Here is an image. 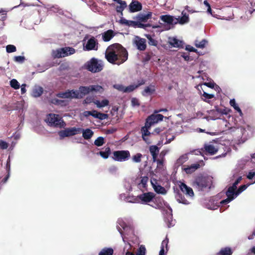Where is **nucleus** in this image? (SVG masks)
<instances>
[{"instance_id": "f257e3e1", "label": "nucleus", "mask_w": 255, "mask_h": 255, "mask_svg": "<svg viewBox=\"0 0 255 255\" xmlns=\"http://www.w3.org/2000/svg\"><path fill=\"white\" fill-rule=\"evenodd\" d=\"M242 179V175L239 172L236 171L233 173L231 180L232 185L228 188L226 193L227 198L220 202V204L222 206L228 204L233 201L251 184H248L242 185L237 190V185L240 182Z\"/></svg>"}, {"instance_id": "f03ea898", "label": "nucleus", "mask_w": 255, "mask_h": 255, "mask_svg": "<svg viewBox=\"0 0 255 255\" xmlns=\"http://www.w3.org/2000/svg\"><path fill=\"white\" fill-rule=\"evenodd\" d=\"M128 56V54L126 49L119 43L109 46L105 53L106 58L111 63H123L127 60Z\"/></svg>"}, {"instance_id": "7ed1b4c3", "label": "nucleus", "mask_w": 255, "mask_h": 255, "mask_svg": "<svg viewBox=\"0 0 255 255\" xmlns=\"http://www.w3.org/2000/svg\"><path fill=\"white\" fill-rule=\"evenodd\" d=\"M156 202L159 201L160 203V204L156 205V206H154L155 208H164V211L165 212V221L167 224V225L168 228H170L171 227H172L174 225V222L173 221L172 219V210L171 208L169 206V205L166 203L163 202L164 204V207L162 206V204L161 202V200L158 199H155ZM153 207V206H152Z\"/></svg>"}, {"instance_id": "20e7f679", "label": "nucleus", "mask_w": 255, "mask_h": 255, "mask_svg": "<svg viewBox=\"0 0 255 255\" xmlns=\"http://www.w3.org/2000/svg\"><path fill=\"white\" fill-rule=\"evenodd\" d=\"M213 178L211 176H202L198 177L195 182L196 188L201 191L208 190L211 187Z\"/></svg>"}, {"instance_id": "39448f33", "label": "nucleus", "mask_w": 255, "mask_h": 255, "mask_svg": "<svg viewBox=\"0 0 255 255\" xmlns=\"http://www.w3.org/2000/svg\"><path fill=\"white\" fill-rule=\"evenodd\" d=\"M45 120L50 126L62 128L66 126V124L63 121L62 118L58 115L50 114L47 116Z\"/></svg>"}, {"instance_id": "423d86ee", "label": "nucleus", "mask_w": 255, "mask_h": 255, "mask_svg": "<svg viewBox=\"0 0 255 255\" xmlns=\"http://www.w3.org/2000/svg\"><path fill=\"white\" fill-rule=\"evenodd\" d=\"M117 229L122 236L124 242H125V236L133 234V230L130 226H128L125 220L123 219H119L117 221Z\"/></svg>"}, {"instance_id": "0eeeda50", "label": "nucleus", "mask_w": 255, "mask_h": 255, "mask_svg": "<svg viewBox=\"0 0 255 255\" xmlns=\"http://www.w3.org/2000/svg\"><path fill=\"white\" fill-rule=\"evenodd\" d=\"M75 51V49L72 47H65L53 50L52 55L55 58H60L72 55Z\"/></svg>"}, {"instance_id": "6e6552de", "label": "nucleus", "mask_w": 255, "mask_h": 255, "mask_svg": "<svg viewBox=\"0 0 255 255\" xmlns=\"http://www.w3.org/2000/svg\"><path fill=\"white\" fill-rule=\"evenodd\" d=\"M103 62L96 58H92L87 62V68L91 72L96 73L101 71L103 68Z\"/></svg>"}, {"instance_id": "1a4fd4ad", "label": "nucleus", "mask_w": 255, "mask_h": 255, "mask_svg": "<svg viewBox=\"0 0 255 255\" xmlns=\"http://www.w3.org/2000/svg\"><path fill=\"white\" fill-rule=\"evenodd\" d=\"M130 157L128 150H117L113 152L112 158L118 162H124L128 160Z\"/></svg>"}, {"instance_id": "9d476101", "label": "nucleus", "mask_w": 255, "mask_h": 255, "mask_svg": "<svg viewBox=\"0 0 255 255\" xmlns=\"http://www.w3.org/2000/svg\"><path fill=\"white\" fill-rule=\"evenodd\" d=\"M81 131V128L71 127L66 128L64 130L59 131L58 132V134L60 136V138L61 139L66 137L71 136L80 133Z\"/></svg>"}, {"instance_id": "9b49d317", "label": "nucleus", "mask_w": 255, "mask_h": 255, "mask_svg": "<svg viewBox=\"0 0 255 255\" xmlns=\"http://www.w3.org/2000/svg\"><path fill=\"white\" fill-rule=\"evenodd\" d=\"M81 116L86 118H87L90 116H92L94 118L99 119L100 120H105L108 118L107 114L98 112L96 110H93L91 111H84L81 114Z\"/></svg>"}, {"instance_id": "f8f14e48", "label": "nucleus", "mask_w": 255, "mask_h": 255, "mask_svg": "<svg viewBox=\"0 0 255 255\" xmlns=\"http://www.w3.org/2000/svg\"><path fill=\"white\" fill-rule=\"evenodd\" d=\"M84 49L85 50H97L98 43L94 37H92L87 41L85 40L83 43Z\"/></svg>"}, {"instance_id": "ddd939ff", "label": "nucleus", "mask_w": 255, "mask_h": 255, "mask_svg": "<svg viewBox=\"0 0 255 255\" xmlns=\"http://www.w3.org/2000/svg\"><path fill=\"white\" fill-rule=\"evenodd\" d=\"M219 148V144L216 142H210L204 145L205 151L211 155L216 154Z\"/></svg>"}, {"instance_id": "4468645a", "label": "nucleus", "mask_w": 255, "mask_h": 255, "mask_svg": "<svg viewBox=\"0 0 255 255\" xmlns=\"http://www.w3.org/2000/svg\"><path fill=\"white\" fill-rule=\"evenodd\" d=\"M133 43L139 50L143 51L146 48V40L138 36L134 37Z\"/></svg>"}, {"instance_id": "2eb2a0df", "label": "nucleus", "mask_w": 255, "mask_h": 255, "mask_svg": "<svg viewBox=\"0 0 255 255\" xmlns=\"http://www.w3.org/2000/svg\"><path fill=\"white\" fill-rule=\"evenodd\" d=\"M154 194L152 192L143 193L138 196L139 202L143 204H147L152 201L154 197Z\"/></svg>"}, {"instance_id": "dca6fc26", "label": "nucleus", "mask_w": 255, "mask_h": 255, "mask_svg": "<svg viewBox=\"0 0 255 255\" xmlns=\"http://www.w3.org/2000/svg\"><path fill=\"white\" fill-rule=\"evenodd\" d=\"M163 119V116L161 114L152 115L146 119L145 124L151 127L153 125L162 121Z\"/></svg>"}, {"instance_id": "f3484780", "label": "nucleus", "mask_w": 255, "mask_h": 255, "mask_svg": "<svg viewBox=\"0 0 255 255\" xmlns=\"http://www.w3.org/2000/svg\"><path fill=\"white\" fill-rule=\"evenodd\" d=\"M151 184L154 189V190L156 193L161 194H165L166 193V190L165 189L158 183L156 179H151Z\"/></svg>"}, {"instance_id": "a211bd4d", "label": "nucleus", "mask_w": 255, "mask_h": 255, "mask_svg": "<svg viewBox=\"0 0 255 255\" xmlns=\"http://www.w3.org/2000/svg\"><path fill=\"white\" fill-rule=\"evenodd\" d=\"M77 91L76 90H68L65 92H61L58 93L57 96L58 97L62 98H77Z\"/></svg>"}, {"instance_id": "6ab92c4d", "label": "nucleus", "mask_w": 255, "mask_h": 255, "mask_svg": "<svg viewBox=\"0 0 255 255\" xmlns=\"http://www.w3.org/2000/svg\"><path fill=\"white\" fill-rule=\"evenodd\" d=\"M178 185L180 190L186 195L191 197H193L194 196V192L191 187L188 186L184 183L181 181L179 182Z\"/></svg>"}, {"instance_id": "aec40b11", "label": "nucleus", "mask_w": 255, "mask_h": 255, "mask_svg": "<svg viewBox=\"0 0 255 255\" xmlns=\"http://www.w3.org/2000/svg\"><path fill=\"white\" fill-rule=\"evenodd\" d=\"M77 93V98H82L85 95L91 93L90 85L89 86H81L79 87L78 90H76Z\"/></svg>"}, {"instance_id": "412c9836", "label": "nucleus", "mask_w": 255, "mask_h": 255, "mask_svg": "<svg viewBox=\"0 0 255 255\" xmlns=\"http://www.w3.org/2000/svg\"><path fill=\"white\" fill-rule=\"evenodd\" d=\"M160 19L163 22L170 24H176L177 19L173 16L170 15H163L160 16Z\"/></svg>"}, {"instance_id": "4be33fe9", "label": "nucleus", "mask_w": 255, "mask_h": 255, "mask_svg": "<svg viewBox=\"0 0 255 255\" xmlns=\"http://www.w3.org/2000/svg\"><path fill=\"white\" fill-rule=\"evenodd\" d=\"M129 9L130 12L139 11L142 9V5L137 1H133L129 4Z\"/></svg>"}, {"instance_id": "5701e85b", "label": "nucleus", "mask_w": 255, "mask_h": 255, "mask_svg": "<svg viewBox=\"0 0 255 255\" xmlns=\"http://www.w3.org/2000/svg\"><path fill=\"white\" fill-rule=\"evenodd\" d=\"M181 15V17L179 16L178 18H176L177 21H176V24L179 23L180 24L183 25L188 23L189 21V15L186 14L184 11L182 12Z\"/></svg>"}, {"instance_id": "b1692460", "label": "nucleus", "mask_w": 255, "mask_h": 255, "mask_svg": "<svg viewBox=\"0 0 255 255\" xmlns=\"http://www.w3.org/2000/svg\"><path fill=\"white\" fill-rule=\"evenodd\" d=\"M150 128V127L148 126V125L146 124H145V126L141 128V132L143 140H147V139L145 138L146 136H153L154 133H151L149 131Z\"/></svg>"}, {"instance_id": "393cba45", "label": "nucleus", "mask_w": 255, "mask_h": 255, "mask_svg": "<svg viewBox=\"0 0 255 255\" xmlns=\"http://www.w3.org/2000/svg\"><path fill=\"white\" fill-rule=\"evenodd\" d=\"M169 44L173 47L179 48L182 46L183 42L175 37H169L168 41Z\"/></svg>"}, {"instance_id": "a878e982", "label": "nucleus", "mask_w": 255, "mask_h": 255, "mask_svg": "<svg viewBox=\"0 0 255 255\" xmlns=\"http://www.w3.org/2000/svg\"><path fill=\"white\" fill-rule=\"evenodd\" d=\"M152 16L151 12H148L147 13H139L136 18L138 21L146 22L149 19L151 18Z\"/></svg>"}, {"instance_id": "bb28decb", "label": "nucleus", "mask_w": 255, "mask_h": 255, "mask_svg": "<svg viewBox=\"0 0 255 255\" xmlns=\"http://www.w3.org/2000/svg\"><path fill=\"white\" fill-rule=\"evenodd\" d=\"M102 38L104 41H109L115 35L114 31L111 29L108 30L102 33Z\"/></svg>"}, {"instance_id": "cd10ccee", "label": "nucleus", "mask_w": 255, "mask_h": 255, "mask_svg": "<svg viewBox=\"0 0 255 255\" xmlns=\"http://www.w3.org/2000/svg\"><path fill=\"white\" fill-rule=\"evenodd\" d=\"M168 239L166 238V239L164 240L161 243V249L159 255H164L167 253L168 251Z\"/></svg>"}, {"instance_id": "c85d7f7f", "label": "nucleus", "mask_w": 255, "mask_h": 255, "mask_svg": "<svg viewBox=\"0 0 255 255\" xmlns=\"http://www.w3.org/2000/svg\"><path fill=\"white\" fill-rule=\"evenodd\" d=\"M165 167L163 163V160H157V167L155 169L156 173L164 174L165 172Z\"/></svg>"}, {"instance_id": "c756f323", "label": "nucleus", "mask_w": 255, "mask_h": 255, "mask_svg": "<svg viewBox=\"0 0 255 255\" xmlns=\"http://www.w3.org/2000/svg\"><path fill=\"white\" fill-rule=\"evenodd\" d=\"M199 166L200 165L198 163H194L190 166L184 167L183 169L186 172V173L190 174L197 170L199 167Z\"/></svg>"}, {"instance_id": "7c9ffc66", "label": "nucleus", "mask_w": 255, "mask_h": 255, "mask_svg": "<svg viewBox=\"0 0 255 255\" xmlns=\"http://www.w3.org/2000/svg\"><path fill=\"white\" fill-rule=\"evenodd\" d=\"M93 103L98 108H102L108 106L109 104V101L107 99H104L100 101L99 100H94Z\"/></svg>"}, {"instance_id": "2f4dec72", "label": "nucleus", "mask_w": 255, "mask_h": 255, "mask_svg": "<svg viewBox=\"0 0 255 255\" xmlns=\"http://www.w3.org/2000/svg\"><path fill=\"white\" fill-rule=\"evenodd\" d=\"M82 136L85 139H90L94 134V132L90 128L83 129L82 128Z\"/></svg>"}, {"instance_id": "473e14b6", "label": "nucleus", "mask_w": 255, "mask_h": 255, "mask_svg": "<svg viewBox=\"0 0 255 255\" xmlns=\"http://www.w3.org/2000/svg\"><path fill=\"white\" fill-rule=\"evenodd\" d=\"M155 91L154 86L150 85L145 88L144 90L142 92V95L144 96H147L152 95Z\"/></svg>"}, {"instance_id": "72a5a7b5", "label": "nucleus", "mask_w": 255, "mask_h": 255, "mask_svg": "<svg viewBox=\"0 0 255 255\" xmlns=\"http://www.w3.org/2000/svg\"><path fill=\"white\" fill-rule=\"evenodd\" d=\"M43 93V88L39 86H35L33 88L32 96L33 97L37 98L40 97Z\"/></svg>"}, {"instance_id": "f704fd0d", "label": "nucleus", "mask_w": 255, "mask_h": 255, "mask_svg": "<svg viewBox=\"0 0 255 255\" xmlns=\"http://www.w3.org/2000/svg\"><path fill=\"white\" fill-rule=\"evenodd\" d=\"M90 88L91 93H102L104 91V88L98 84L90 85Z\"/></svg>"}, {"instance_id": "c9c22d12", "label": "nucleus", "mask_w": 255, "mask_h": 255, "mask_svg": "<svg viewBox=\"0 0 255 255\" xmlns=\"http://www.w3.org/2000/svg\"><path fill=\"white\" fill-rule=\"evenodd\" d=\"M230 104L231 106L234 108L235 110H236L240 115V116H243V113L242 110L240 108L238 104L236 103V101L234 99H231L230 101Z\"/></svg>"}, {"instance_id": "e433bc0d", "label": "nucleus", "mask_w": 255, "mask_h": 255, "mask_svg": "<svg viewBox=\"0 0 255 255\" xmlns=\"http://www.w3.org/2000/svg\"><path fill=\"white\" fill-rule=\"evenodd\" d=\"M188 159V154H184L180 156L176 160V164L177 166L181 165Z\"/></svg>"}, {"instance_id": "4c0bfd02", "label": "nucleus", "mask_w": 255, "mask_h": 255, "mask_svg": "<svg viewBox=\"0 0 255 255\" xmlns=\"http://www.w3.org/2000/svg\"><path fill=\"white\" fill-rule=\"evenodd\" d=\"M114 250L111 248H105L101 250L99 255H113Z\"/></svg>"}, {"instance_id": "58836bf2", "label": "nucleus", "mask_w": 255, "mask_h": 255, "mask_svg": "<svg viewBox=\"0 0 255 255\" xmlns=\"http://www.w3.org/2000/svg\"><path fill=\"white\" fill-rule=\"evenodd\" d=\"M148 181V178L146 176H141L138 185L140 187H145Z\"/></svg>"}, {"instance_id": "ea45409f", "label": "nucleus", "mask_w": 255, "mask_h": 255, "mask_svg": "<svg viewBox=\"0 0 255 255\" xmlns=\"http://www.w3.org/2000/svg\"><path fill=\"white\" fill-rule=\"evenodd\" d=\"M143 155L140 153H137L133 155L131 157V160L134 163H140Z\"/></svg>"}, {"instance_id": "a19ab883", "label": "nucleus", "mask_w": 255, "mask_h": 255, "mask_svg": "<svg viewBox=\"0 0 255 255\" xmlns=\"http://www.w3.org/2000/svg\"><path fill=\"white\" fill-rule=\"evenodd\" d=\"M233 254L230 248L226 247L221 250L218 255H231Z\"/></svg>"}, {"instance_id": "79ce46f5", "label": "nucleus", "mask_w": 255, "mask_h": 255, "mask_svg": "<svg viewBox=\"0 0 255 255\" xmlns=\"http://www.w3.org/2000/svg\"><path fill=\"white\" fill-rule=\"evenodd\" d=\"M207 43V41L205 39H202L201 41L195 40V45L199 48H203Z\"/></svg>"}, {"instance_id": "37998d69", "label": "nucleus", "mask_w": 255, "mask_h": 255, "mask_svg": "<svg viewBox=\"0 0 255 255\" xmlns=\"http://www.w3.org/2000/svg\"><path fill=\"white\" fill-rule=\"evenodd\" d=\"M124 251L125 253V255H134L133 253L131 251V247L129 244H126Z\"/></svg>"}, {"instance_id": "c03bdc74", "label": "nucleus", "mask_w": 255, "mask_h": 255, "mask_svg": "<svg viewBox=\"0 0 255 255\" xmlns=\"http://www.w3.org/2000/svg\"><path fill=\"white\" fill-rule=\"evenodd\" d=\"M141 84L138 85L132 84L128 86L125 87V93H130L137 88Z\"/></svg>"}, {"instance_id": "a18cd8bd", "label": "nucleus", "mask_w": 255, "mask_h": 255, "mask_svg": "<svg viewBox=\"0 0 255 255\" xmlns=\"http://www.w3.org/2000/svg\"><path fill=\"white\" fill-rule=\"evenodd\" d=\"M111 150L109 147H107L104 151L99 152V154L104 158L106 159L108 158L110 153Z\"/></svg>"}, {"instance_id": "49530a36", "label": "nucleus", "mask_w": 255, "mask_h": 255, "mask_svg": "<svg viewBox=\"0 0 255 255\" xmlns=\"http://www.w3.org/2000/svg\"><path fill=\"white\" fill-rule=\"evenodd\" d=\"M149 151L151 155H158L159 148L156 145H151L149 147Z\"/></svg>"}, {"instance_id": "de8ad7c7", "label": "nucleus", "mask_w": 255, "mask_h": 255, "mask_svg": "<svg viewBox=\"0 0 255 255\" xmlns=\"http://www.w3.org/2000/svg\"><path fill=\"white\" fill-rule=\"evenodd\" d=\"M10 86L14 89L17 90L20 88V85L18 82L15 79H13L10 81Z\"/></svg>"}, {"instance_id": "09e8293b", "label": "nucleus", "mask_w": 255, "mask_h": 255, "mask_svg": "<svg viewBox=\"0 0 255 255\" xmlns=\"http://www.w3.org/2000/svg\"><path fill=\"white\" fill-rule=\"evenodd\" d=\"M121 23L128 25V26H134V24H135V21L132 20H128L126 19H122L121 20Z\"/></svg>"}, {"instance_id": "8fccbe9b", "label": "nucleus", "mask_w": 255, "mask_h": 255, "mask_svg": "<svg viewBox=\"0 0 255 255\" xmlns=\"http://www.w3.org/2000/svg\"><path fill=\"white\" fill-rule=\"evenodd\" d=\"M126 201L130 203H139L138 196L137 197H127L125 199Z\"/></svg>"}, {"instance_id": "3c124183", "label": "nucleus", "mask_w": 255, "mask_h": 255, "mask_svg": "<svg viewBox=\"0 0 255 255\" xmlns=\"http://www.w3.org/2000/svg\"><path fill=\"white\" fill-rule=\"evenodd\" d=\"M151 24H143L139 22H136L135 21V24H134V27H137L139 28H143L144 29H146V27H150Z\"/></svg>"}, {"instance_id": "603ef678", "label": "nucleus", "mask_w": 255, "mask_h": 255, "mask_svg": "<svg viewBox=\"0 0 255 255\" xmlns=\"http://www.w3.org/2000/svg\"><path fill=\"white\" fill-rule=\"evenodd\" d=\"M104 143V138L102 136L98 137L94 141V144L98 146H102Z\"/></svg>"}, {"instance_id": "864d4df0", "label": "nucleus", "mask_w": 255, "mask_h": 255, "mask_svg": "<svg viewBox=\"0 0 255 255\" xmlns=\"http://www.w3.org/2000/svg\"><path fill=\"white\" fill-rule=\"evenodd\" d=\"M145 247L143 245H140L135 255H145Z\"/></svg>"}, {"instance_id": "5fc2aeb1", "label": "nucleus", "mask_w": 255, "mask_h": 255, "mask_svg": "<svg viewBox=\"0 0 255 255\" xmlns=\"http://www.w3.org/2000/svg\"><path fill=\"white\" fill-rule=\"evenodd\" d=\"M176 199L177 201L180 203H182L185 205H188L190 203V202L185 199L184 197H180L179 196L178 197H176Z\"/></svg>"}, {"instance_id": "6e6d98bb", "label": "nucleus", "mask_w": 255, "mask_h": 255, "mask_svg": "<svg viewBox=\"0 0 255 255\" xmlns=\"http://www.w3.org/2000/svg\"><path fill=\"white\" fill-rule=\"evenodd\" d=\"M119 6H117L116 7V10L117 12H122V11L124 10V9L127 7V3L125 1V4H123V3H121L119 4Z\"/></svg>"}, {"instance_id": "4d7b16f0", "label": "nucleus", "mask_w": 255, "mask_h": 255, "mask_svg": "<svg viewBox=\"0 0 255 255\" xmlns=\"http://www.w3.org/2000/svg\"><path fill=\"white\" fill-rule=\"evenodd\" d=\"M16 47L13 45H8L6 47V50L7 53H11L16 51Z\"/></svg>"}, {"instance_id": "13d9d810", "label": "nucleus", "mask_w": 255, "mask_h": 255, "mask_svg": "<svg viewBox=\"0 0 255 255\" xmlns=\"http://www.w3.org/2000/svg\"><path fill=\"white\" fill-rule=\"evenodd\" d=\"M113 87L119 91L125 93V87L122 84H115L113 85Z\"/></svg>"}, {"instance_id": "bf43d9fd", "label": "nucleus", "mask_w": 255, "mask_h": 255, "mask_svg": "<svg viewBox=\"0 0 255 255\" xmlns=\"http://www.w3.org/2000/svg\"><path fill=\"white\" fill-rule=\"evenodd\" d=\"M131 103L132 106L133 107H138L139 106L138 100L136 98H132L131 100Z\"/></svg>"}, {"instance_id": "052dcab7", "label": "nucleus", "mask_w": 255, "mask_h": 255, "mask_svg": "<svg viewBox=\"0 0 255 255\" xmlns=\"http://www.w3.org/2000/svg\"><path fill=\"white\" fill-rule=\"evenodd\" d=\"M14 60L16 62L22 63L24 61L25 58L24 56H15L14 57Z\"/></svg>"}, {"instance_id": "680f3d73", "label": "nucleus", "mask_w": 255, "mask_h": 255, "mask_svg": "<svg viewBox=\"0 0 255 255\" xmlns=\"http://www.w3.org/2000/svg\"><path fill=\"white\" fill-rule=\"evenodd\" d=\"M8 147V144L4 141L0 140V148L2 149H6Z\"/></svg>"}, {"instance_id": "e2e57ef3", "label": "nucleus", "mask_w": 255, "mask_h": 255, "mask_svg": "<svg viewBox=\"0 0 255 255\" xmlns=\"http://www.w3.org/2000/svg\"><path fill=\"white\" fill-rule=\"evenodd\" d=\"M175 138V135H171L170 136H169L168 135H166V141L165 142V144L169 143L171 141L174 140Z\"/></svg>"}, {"instance_id": "0e129e2a", "label": "nucleus", "mask_w": 255, "mask_h": 255, "mask_svg": "<svg viewBox=\"0 0 255 255\" xmlns=\"http://www.w3.org/2000/svg\"><path fill=\"white\" fill-rule=\"evenodd\" d=\"M204 85L208 87L214 88L215 86L217 87V88H219V87H217L215 83L214 82H208V83H205L204 84Z\"/></svg>"}, {"instance_id": "69168bd1", "label": "nucleus", "mask_w": 255, "mask_h": 255, "mask_svg": "<svg viewBox=\"0 0 255 255\" xmlns=\"http://www.w3.org/2000/svg\"><path fill=\"white\" fill-rule=\"evenodd\" d=\"M210 203L212 204L211 201H210V203L207 205V208L208 209H210L211 210H216L219 207V205L217 204H213V205H210Z\"/></svg>"}, {"instance_id": "338daca9", "label": "nucleus", "mask_w": 255, "mask_h": 255, "mask_svg": "<svg viewBox=\"0 0 255 255\" xmlns=\"http://www.w3.org/2000/svg\"><path fill=\"white\" fill-rule=\"evenodd\" d=\"M255 177V171L252 170L250 171L247 175V178L250 179H253Z\"/></svg>"}, {"instance_id": "774afa93", "label": "nucleus", "mask_w": 255, "mask_h": 255, "mask_svg": "<svg viewBox=\"0 0 255 255\" xmlns=\"http://www.w3.org/2000/svg\"><path fill=\"white\" fill-rule=\"evenodd\" d=\"M202 96L207 99H211L214 97V95L213 94H209L204 91L203 92Z\"/></svg>"}]
</instances>
